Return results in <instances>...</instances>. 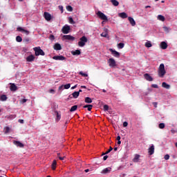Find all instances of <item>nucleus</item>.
<instances>
[{
	"label": "nucleus",
	"mask_w": 177,
	"mask_h": 177,
	"mask_svg": "<svg viewBox=\"0 0 177 177\" xmlns=\"http://www.w3.org/2000/svg\"><path fill=\"white\" fill-rule=\"evenodd\" d=\"M158 77L160 78H164V75L167 74V71H165V66L164 64H160L158 70Z\"/></svg>",
	"instance_id": "f257e3e1"
},
{
	"label": "nucleus",
	"mask_w": 177,
	"mask_h": 177,
	"mask_svg": "<svg viewBox=\"0 0 177 177\" xmlns=\"http://www.w3.org/2000/svg\"><path fill=\"white\" fill-rule=\"evenodd\" d=\"M33 50L35 56H45V52L39 46L33 48Z\"/></svg>",
	"instance_id": "f03ea898"
},
{
	"label": "nucleus",
	"mask_w": 177,
	"mask_h": 177,
	"mask_svg": "<svg viewBox=\"0 0 177 177\" xmlns=\"http://www.w3.org/2000/svg\"><path fill=\"white\" fill-rule=\"evenodd\" d=\"M88 42V38L86 37L83 36L80 39V41H78V45L80 46V48H84V46L86 44V43Z\"/></svg>",
	"instance_id": "7ed1b4c3"
},
{
	"label": "nucleus",
	"mask_w": 177,
	"mask_h": 177,
	"mask_svg": "<svg viewBox=\"0 0 177 177\" xmlns=\"http://www.w3.org/2000/svg\"><path fill=\"white\" fill-rule=\"evenodd\" d=\"M108 63H109V67H111L112 68H114V67L117 66V62H115V59H114V58L109 59Z\"/></svg>",
	"instance_id": "20e7f679"
},
{
	"label": "nucleus",
	"mask_w": 177,
	"mask_h": 177,
	"mask_svg": "<svg viewBox=\"0 0 177 177\" xmlns=\"http://www.w3.org/2000/svg\"><path fill=\"white\" fill-rule=\"evenodd\" d=\"M97 15L98 16V17L100 19H101V20H104V21H107V20H108L107 16H106V15H104V13L102 12V11H98L97 12Z\"/></svg>",
	"instance_id": "39448f33"
},
{
	"label": "nucleus",
	"mask_w": 177,
	"mask_h": 177,
	"mask_svg": "<svg viewBox=\"0 0 177 177\" xmlns=\"http://www.w3.org/2000/svg\"><path fill=\"white\" fill-rule=\"evenodd\" d=\"M70 26L68 25H65L64 26H63L62 31L63 32V34H68V32H70Z\"/></svg>",
	"instance_id": "423d86ee"
},
{
	"label": "nucleus",
	"mask_w": 177,
	"mask_h": 177,
	"mask_svg": "<svg viewBox=\"0 0 177 177\" xmlns=\"http://www.w3.org/2000/svg\"><path fill=\"white\" fill-rule=\"evenodd\" d=\"M53 60H59L61 62H63V60H66L67 58H66L63 55H56L53 57Z\"/></svg>",
	"instance_id": "0eeeda50"
},
{
	"label": "nucleus",
	"mask_w": 177,
	"mask_h": 177,
	"mask_svg": "<svg viewBox=\"0 0 177 177\" xmlns=\"http://www.w3.org/2000/svg\"><path fill=\"white\" fill-rule=\"evenodd\" d=\"M35 60V56H34V55H30L26 57V62H28V63H32Z\"/></svg>",
	"instance_id": "6e6552de"
},
{
	"label": "nucleus",
	"mask_w": 177,
	"mask_h": 177,
	"mask_svg": "<svg viewBox=\"0 0 177 177\" xmlns=\"http://www.w3.org/2000/svg\"><path fill=\"white\" fill-rule=\"evenodd\" d=\"M44 17L47 21H50L52 19V15H50L49 12H45L44 13Z\"/></svg>",
	"instance_id": "1a4fd4ad"
},
{
	"label": "nucleus",
	"mask_w": 177,
	"mask_h": 177,
	"mask_svg": "<svg viewBox=\"0 0 177 177\" xmlns=\"http://www.w3.org/2000/svg\"><path fill=\"white\" fill-rule=\"evenodd\" d=\"M17 31H19V32H24L26 34V35H28L30 34V32L22 27H18L17 28Z\"/></svg>",
	"instance_id": "9d476101"
},
{
	"label": "nucleus",
	"mask_w": 177,
	"mask_h": 177,
	"mask_svg": "<svg viewBox=\"0 0 177 177\" xmlns=\"http://www.w3.org/2000/svg\"><path fill=\"white\" fill-rule=\"evenodd\" d=\"M109 50L113 56H114L115 57H120V53H118V51L113 50V48H111Z\"/></svg>",
	"instance_id": "9b49d317"
},
{
	"label": "nucleus",
	"mask_w": 177,
	"mask_h": 177,
	"mask_svg": "<svg viewBox=\"0 0 177 177\" xmlns=\"http://www.w3.org/2000/svg\"><path fill=\"white\" fill-rule=\"evenodd\" d=\"M78 96H80V92L77 91H75L72 93V95H69V97L71 99H77L78 97Z\"/></svg>",
	"instance_id": "f8f14e48"
},
{
	"label": "nucleus",
	"mask_w": 177,
	"mask_h": 177,
	"mask_svg": "<svg viewBox=\"0 0 177 177\" xmlns=\"http://www.w3.org/2000/svg\"><path fill=\"white\" fill-rule=\"evenodd\" d=\"M13 143H14V145H15V146H17V147H20V148L24 147V144L20 142V141H16V140H15V141L13 142Z\"/></svg>",
	"instance_id": "ddd939ff"
},
{
	"label": "nucleus",
	"mask_w": 177,
	"mask_h": 177,
	"mask_svg": "<svg viewBox=\"0 0 177 177\" xmlns=\"http://www.w3.org/2000/svg\"><path fill=\"white\" fill-rule=\"evenodd\" d=\"M148 153L149 156H153V154H154V145H151V146L148 149Z\"/></svg>",
	"instance_id": "4468645a"
},
{
	"label": "nucleus",
	"mask_w": 177,
	"mask_h": 177,
	"mask_svg": "<svg viewBox=\"0 0 177 177\" xmlns=\"http://www.w3.org/2000/svg\"><path fill=\"white\" fill-rule=\"evenodd\" d=\"M53 49H55V50H62V45L59 43H55L53 46Z\"/></svg>",
	"instance_id": "2eb2a0df"
},
{
	"label": "nucleus",
	"mask_w": 177,
	"mask_h": 177,
	"mask_svg": "<svg viewBox=\"0 0 177 177\" xmlns=\"http://www.w3.org/2000/svg\"><path fill=\"white\" fill-rule=\"evenodd\" d=\"M111 172V167H106L104 169H102V171H101V174H110Z\"/></svg>",
	"instance_id": "dca6fc26"
},
{
	"label": "nucleus",
	"mask_w": 177,
	"mask_h": 177,
	"mask_svg": "<svg viewBox=\"0 0 177 177\" xmlns=\"http://www.w3.org/2000/svg\"><path fill=\"white\" fill-rule=\"evenodd\" d=\"M128 20L133 27H135V26H136V21H135V19H133L131 17H129Z\"/></svg>",
	"instance_id": "f3484780"
},
{
	"label": "nucleus",
	"mask_w": 177,
	"mask_h": 177,
	"mask_svg": "<svg viewBox=\"0 0 177 177\" xmlns=\"http://www.w3.org/2000/svg\"><path fill=\"white\" fill-rule=\"evenodd\" d=\"M64 38L68 41H74L75 39V37L71 35H64Z\"/></svg>",
	"instance_id": "a211bd4d"
},
{
	"label": "nucleus",
	"mask_w": 177,
	"mask_h": 177,
	"mask_svg": "<svg viewBox=\"0 0 177 177\" xmlns=\"http://www.w3.org/2000/svg\"><path fill=\"white\" fill-rule=\"evenodd\" d=\"M10 89L12 92H16V91H17V86H16V84H10Z\"/></svg>",
	"instance_id": "6ab92c4d"
},
{
	"label": "nucleus",
	"mask_w": 177,
	"mask_h": 177,
	"mask_svg": "<svg viewBox=\"0 0 177 177\" xmlns=\"http://www.w3.org/2000/svg\"><path fill=\"white\" fill-rule=\"evenodd\" d=\"M144 77H145V80H147V81H149V82L153 81V77H151V76H150V75H149V73H145L144 75Z\"/></svg>",
	"instance_id": "aec40b11"
},
{
	"label": "nucleus",
	"mask_w": 177,
	"mask_h": 177,
	"mask_svg": "<svg viewBox=\"0 0 177 177\" xmlns=\"http://www.w3.org/2000/svg\"><path fill=\"white\" fill-rule=\"evenodd\" d=\"M161 49H167L168 48V44L165 41H162L160 43Z\"/></svg>",
	"instance_id": "412c9836"
},
{
	"label": "nucleus",
	"mask_w": 177,
	"mask_h": 177,
	"mask_svg": "<svg viewBox=\"0 0 177 177\" xmlns=\"http://www.w3.org/2000/svg\"><path fill=\"white\" fill-rule=\"evenodd\" d=\"M119 17H121V19H127L128 15L126 12H120L119 13Z\"/></svg>",
	"instance_id": "4be33fe9"
},
{
	"label": "nucleus",
	"mask_w": 177,
	"mask_h": 177,
	"mask_svg": "<svg viewBox=\"0 0 177 177\" xmlns=\"http://www.w3.org/2000/svg\"><path fill=\"white\" fill-rule=\"evenodd\" d=\"M139 158H140V155L136 154L133 159V162H139Z\"/></svg>",
	"instance_id": "5701e85b"
},
{
	"label": "nucleus",
	"mask_w": 177,
	"mask_h": 177,
	"mask_svg": "<svg viewBox=\"0 0 177 177\" xmlns=\"http://www.w3.org/2000/svg\"><path fill=\"white\" fill-rule=\"evenodd\" d=\"M162 88H165V89H169V88H171V86L168 84H167V82H164L162 83Z\"/></svg>",
	"instance_id": "b1692460"
},
{
	"label": "nucleus",
	"mask_w": 177,
	"mask_h": 177,
	"mask_svg": "<svg viewBox=\"0 0 177 177\" xmlns=\"http://www.w3.org/2000/svg\"><path fill=\"white\" fill-rule=\"evenodd\" d=\"M72 55H73V56H78L80 55H81V50H75V51H72L71 52Z\"/></svg>",
	"instance_id": "393cba45"
},
{
	"label": "nucleus",
	"mask_w": 177,
	"mask_h": 177,
	"mask_svg": "<svg viewBox=\"0 0 177 177\" xmlns=\"http://www.w3.org/2000/svg\"><path fill=\"white\" fill-rule=\"evenodd\" d=\"M158 20H159L160 21H165V17H164L162 15H159L157 17Z\"/></svg>",
	"instance_id": "a878e982"
},
{
	"label": "nucleus",
	"mask_w": 177,
	"mask_h": 177,
	"mask_svg": "<svg viewBox=\"0 0 177 177\" xmlns=\"http://www.w3.org/2000/svg\"><path fill=\"white\" fill-rule=\"evenodd\" d=\"M0 100L1 102H6V100H8V97L6 95H1L0 96Z\"/></svg>",
	"instance_id": "bb28decb"
},
{
	"label": "nucleus",
	"mask_w": 177,
	"mask_h": 177,
	"mask_svg": "<svg viewBox=\"0 0 177 177\" xmlns=\"http://www.w3.org/2000/svg\"><path fill=\"white\" fill-rule=\"evenodd\" d=\"M55 114L57 115L56 121L58 122V121H60V118H62V115L57 111H55Z\"/></svg>",
	"instance_id": "cd10ccee"
},
{
	"label": "nucleus",
	"mask_w": 177,
	"mask_h": 177,
	"mask_svg": "<svg viewBox=\"0 0 177 177\" xmlns=\"http://www.w3.org/2000/svg\"><path fill=\"white\" fill-rule=\"evenodd\" d=\"M111 2L113 6H118V5H120V3L117 0H111Z\"/></svg>",
	"instance_id": "c85d7f7f"
},
{
	"label": "nucleus",
	"mask_w": 177,
	"mask_h": 177,
	"mask_svg": "<svg viewBox=\"0 0 177 177\" xmlns=\"http://www.w3.org/2000/svg\"><path fill=\"white\" fill-rule=\"evenodd\" d=\"M15 117H16V115H8L6 116V118H8V120H15Z\"/></svg>",
	"instance_id": "c756f323"
},
{
	"label": "nucleus",
	"mask_w": 177,
	"mask_h": 177,
	"mask_svg": "<svg viewBox=\"0 0 177 177\" xmlns=\"http://www.w3.org/2000/svg\"><path fill=\"white\" fill-rule=\"evenodd\" d=\"M85 103H92V98L86 97L84 100Z\"/></svg>",
	"instance_id": "7c9ffc66"
},
{
	"label": "nucleus",
	"mask_w": 177,
	"mask_h": 177,
	"mask_svg": "<svg viewBox=\"0 0 177 177\" xmlns=\"http://www.w3.org/2000/svg\"><path fill=\"white\" fill-rule=\"evenodd\" d=\"M77 109H78V106L77 105H74L73 106L71 109H70V111L71 113H73V111H75L77 110Z\"/></svg>",
	"instance_id": "2f4dec72"
},
{
	"label": "nucleus",
	"mask_w": 177,
	"mask_h": 177,
	"mask_svg": "<svg viewBox=\"0 0 177 177\" xmlns=\"http://www.w3.org/2000/svg\"><path fill=\"white\" fill-rule=\"evenodd\" d=\"M163 30L165 31V32H169L171 31V28L163 26Z\"/></svg>",
	"instance_id": "473e14b6"
},
{
	"label": "nucleus",
	"mask_w": 177,
	"mask_h": 177,
	"mask_svg": "<svg viewBox=\"0 0 177 177\" xmlns=\"http://www.w3.org/2000/svg\"><path fill=\"white\" fill-rule=\"evenodd\" d=\"M124 46H125V44L124 43H119L118 44V48L119 49H122L124 48Z\"/></svg>",
	"instance_id": "72a5a7b5"
},
{
	"label": "nucleus",
	"mask_w": 177,
	"mask_h": 177,
	"mask_svg": "<svg viewBox=\"0 0 177 177\" xmlns=\"http://www.w3.org/2000/svg\"><path fill=\"white\" fill-rule=\"evenodd\" d=\"M145 46L146 48H151V46H153V45L151 44V42L148 41L145 43Z\"/></svg>",
	"instance_id": "f704fd0d"
},
{
	"label": "nucleus",
	"mask_w": 177,
	"mask_h": 177,
	"mask_svg": "<svg viewBox=\"0 0 177 177\" xmlns=\"http://www.w3.org/2000/svg\"><path fill=\"white\" fill-rule=\"evenodd\" d=\"M56 160H53V164H52V169H53L54 171L56 169Z\"/></svg>",
	"instance_id": "c9c22d12"
},
{
	"label": "nucleus",
	"mask_w": 177,
	"mask_h": 177,
	"mask_svg": "<svg viewBox=\"0 0 177 177\" xmlns=\"http://www.w3.org/2000/svg\"><path fill=\"white\" fill-rule=\"evenodd\" d=\"M10 131V128L9 127H6L4 128V133H9Z\"/></svg>",
	"instance_id": "e433bc0d"
},
{
	"label": "nucleus",
	"mask_w": 177,
	"mask_h": 177,
	"mask_svg": "<svg viewBox=\"0 0 177 177\" xmlns=\"http://www.w3.org/2000/svg\"><path fill=\"white\" fill-rule=\"evenodd\" d=\"M16 41L17 42H21V41H23V39L20 36H17Z\"/></svg>",
	"instance_id": "4c0bfd02"
},
{
	"label": "nucleus",
	"mask_w": 177,
	"mask_h": 177,
	"mask_svg": "<svg viewBox=\"0 0 177 177\" xmlns=\"http://www.w3.org/2000/svg\"><path fill=\"white\" fill-rule=\"evenodd\" d=\"M71 86V84H67L64 85V89H70Z\"/></svg>",
	"instance_id": "58836bf2"
},
{
	"label": "nucleus",
	"mask_w": 177,
	"mask_h": 177,
	"mask_svg": "<svg viewBox=\"0 0 177 177\" xmlns=\"http://www.w3.org/2000/svg\"><path fill=\"white\" fill-rule=\"evenodd\" d=\"M159 128H160V129H164V128H165V124L160 123L159 124Z\"/></svg>",
	"instance_id": "ea45409f"
},
{
	"label": "nucleus",
	"mask_w": 177,
	"mask_h": 177,
	"mask_svg": "<svg viewBox=\"0 0 177 177\" xmlns=\"http://www.w3.org/2000/svg\"><path fill=\"white\" fill-rule=\"evenodd\" d=\"M66 10L68 12H73V7L71 6H66Z\"/></svg>",
	"instance_id": "a19ab883"
},
{
	"label": "nucleus",
	"mask_w": 177,
	"mask_h": 177,
	"mask_svg": "<svg viewBox=\"0 0 177 177\" xmlns=\"http://www.w3.org/2000/svg\"><path fill=\"white\" fill-rule=\"evenodd\" d=\"M80 75H82V77H88V74L87 73H84V72L80 71L79 72Z\"/></svg>",
	"instance_id": "79ce46f5"
},
{
	"label": "nucleus",
	"mask_w": 177,
	"mask_h": 177,
	"mask_svg": "<svg viewBox=\"0 0 177 177\" xmlns=\"http://www.w3.org/2000/svg\"><path fill=\"white\" fill-rule=\"evenodd\" d=\"M113 151V147H110L108 151H106V152L105 153H103L102 156H104V154H109V153H110V151Z\"/></svg>",
	"instance_id": "37998d69"
},
{
	"label": "nucleus",
	"mask_w": 177,
	"mask_h": 177,
	"mask_svg": "<svg viewBox=\"0 0 177 177\" xmlns=\"http://www.w3.org/2000/svg\"><path fill=\"white\" fill-rule=\"evenodd\" d=\"M107 35H109L107 32L101 33V37H104V38H107Z\"/></svg>",
	"instance_id": "c03bdc74"
},
{
	"label": "nucleus",
	"mask_w": 177,
	"mask_h": 177,
	"mask_svg": "<svg viewBox=\"0 0 177 177\" xmlns=\"http://www.w3.org/2000/svg\"><path fill=\"white\" fill-rule=\"evenodd\" d=\"M49 39H50V41H55V35H50L49 36Z\"/></svg>",
	"instance_id": "a18cd8bd"
},
{
	"label": "nucleus",
	"mask_w": 177,
	"mask_h": 177,
	"mask_svg": "<svg viewBox=\"0 0 177 177\" xmlns=\"http://www.w3.org/2000/svg\"><path fill=\"white\" fill-rule=\"evenodd\" d=\"M69 23L71 24H74L75 22H74V19H73V17H69Z\"/></svg>",
	"instance_id": "49530a36"
},
{
	"label": "nucleus",
	"mask_w": 177,
	"mask_h": 177,
	"mask_svg": "<svg viewBox=\"0 0 177 177\" xmlns=\"http://www.w3.org/2000/svg\"><path fill=\"white\" fill-rule=\"evenodd\" d=\"M93 107V105L89 104L88 106V111H91V110H92V108Z\"/></svg>",
	"instance_id": "de8ad7c7"
},
{
	"label": "nucleus",
	"mask_w": 177,
	"mask_h": 177,
	"mask_svg": "<svg viewBox=\"0 0 177 177\" xmlns=\"http://www.w3.org/2000/svg\"><path fill=\"white\" fill-rule=\"evenodd\" d=\"M104 110H105V111H107L109 110V105H104Z\"/></svg>",
	"instance_id": "09e8293b"
},
{
	"label": "nucleus",
	"mask_w": 177,
	"mask_h": 177,
	"mask_svg": "<svg viewBox=\"0 0 177 177\" xmlns=\"http://www.w3.org/2000/svg\"><path fill=\"white\" fill-rule=\"evenodd\" d=\"M58 8L61 10L62 13H63V6H59Z\"/></svg>",
	"instance_id": "8fccbe9b"
},
{
	"label": "nucleus",
	"mask_w": 177,
	"mask_h": 177,
	"mask_svg": "<svg viewBox=\"0 0 177 177\" xmlns=\"http://www.w3.org/2000/svg\"><path fill=\"white\" fill-rule=\"evenodd\" d=\"M165 160H169V156L168 154H166L164 157Z\"/></svg>",
	"instance_id": "3c124183"
},
{
	"label": "nucleus",
	"mask_w": 177,
	"mask_h": 177,
	"mask_svg": "<svg viewBox=\"0 0 177 177\" xmlns=\"http://www.w3.org/2000/svg\"><path fill=\"white\" fill-rule=\"evenodd\" d=\"M64 158H66V156H59V160H61L62 161H63Z\"/></svg>",
	"instance_id": "603ef678"
},
{
	"label": "nucleus",
	"mask_w": 177,
	"mask_h": 177,
	"mask_svg": "<svg viewBox=\"0 0 177 177\" xmlns=\"http://www.w3.org/2000/svg\"><path fill=\"white\" fill-rule=\"evenodd\" d=\"M151 87H152V88H158V85H157V84H152V85H151Z\"/></svg>",
	"instance_id": "864d4df0"
},
{
	"label": "nucleus",
	"mask_w": 177,
	"mask_h": 177,
	"mask_svg": "<svg viewBox=\"0 0 177 177\" xmlns=\"http://www.w3.org/2000/svg\"><path fill=\"white\" fill-rule=\"evenodd\" d=\"M123 127H128V122H124Z\"/></svg>",
	"instance_id": "5fc2aeb1"
},
{
	"label": "nucleus",
	"mask_w": 177,
	"mask_h": 177,
	"mask_svg": "<svg viewBox=\"0 0 177 177\" xmlns=\"http://www.w3.org/2000/svg\"><path fill=\"white\" fill-rule=\"evenodd\" d=\"M27 102V99H22L21 100V103H26Z\"/></svg>",
	"instance_id": "6e6d98bb"
},
{
	"label": "nucleus",
	"mask_w": 177,
	"mask_h": 177,
	"mask_svg": "<svg viewBox=\"0 0 177 177\" xmlns=\"http://www.w3.org/2000/svg\"><path fill=\"white\" fill-rule=\"evenodd\" d=\"M107 158H109V156H104L103 157L104 161H106V160H107Z\"/></svg>",
	"instance_id": "4d7b16f0"
},
{
	"label": "nucleus",
	"mask_w": 177,
	"mask_h": 177,
	"mask_svg": "<svg viewBox=\"0 0 177 177\" xmlns=\"http://www.w3.org/2000/svg\"><path fill=\"white\" fill-rule=\"evenodd\" d=\"M19 122H20V124H24V120H19Z\"/></svg>",
	"instance_id": "13d9d810"
},
{
	"label": "nucleus",
	"mask_w": 177,
	"mask_h": 177,
	"mask_svg": "<svg viewBox=\"0 0 177 177\" xmlns=\"http://www.w3.org/2000/svg\"><path fill=\"white\" fill-rule=\"evenodd\" d=\"M64 87V86L62 85L59 87V91H62V89H63V88Z\"/></svg>",
	"instance_id": "bf43d9fd"
},
{
	"label": "nucleus",
	"mask_w": 177,
	"mask_h": 177,
	"mask_svg": "<svg viewBox=\"0 0 177 177\" xmlns=\"http://www.w3.org/2000/svg\"><path fill=\"white\" fill-rule=\"evenodd\" d=\"M153 104L155 108H157V104H158L157 102H153Z\"/></svg>",
	"instance_id": "052dcab7"
},
{
	"label": "nucleus",
	"mask_w": 177,
	"mask_h": 177,
	"mask_svg": "<svg viewBox=\"0 0 177 177\" xmlns=\"http://www.w3.org/2000/svg\"><path fill=\"white\" fill-rule=\"evenodd\" d=\"M50 93H55V90L50 89Z\"/></svg>",
	"instance_id": "680f3d73"
},
{
	"label": "nucleus",
	"mask_w": 177,
	"mask_h": 177,
	"mask_svg": "<svg viewBox=\"0 0 177 177\" xmlns=\"http://www.w3.org/2000/svg\"><path fill=\"white\" fill-rule=\"evenodd\" d=\"M75 88H77V84L75 85V86H72V87L71 88V89H75Z\"/></svg>",
	"instance_id": "e2e57ef3"
},
{
	"label": "nucleus",
	"mask_w": 177,
	"mask_h": 177,
	"mask_svg": "<svg viewBox=\"0 0 177 177\" xmlns=\"http://www.w3.org/2000/svg\"><path fill=\"white\" fill-rule=\"evenodd\" d=\"M116 139H117V140H121V137L120 136H118Z\"/></svg>",
	"instance_id": "0e129e2a"
},
{
	"label": "nucleus",
	"mask_w": 177,
	"mask_h": 177,
	"mask_svg": "<svg viewBox=\"0 0 177 177\" xmlns=\"http://www.w3.org/2000/svg\"><path fill=\"white\" fill-rule=\"evenodd\" d=\"M89 106V105L86 104L84 106V109H88V107Z\"/></svg>",
	"instance_id": "69168bd1"
},
{
	"label": "nucleus",
	"mask_w": 177,
	"mask_h": 177,
	"mask_svg": "<svg viewBox=\"0 0 177 177\" xmlns=\"http://www.w3.org/2000/svg\"><path fill=\"white\" fill-rule=\"evenodd\" d=\"M84 172H86V173L89 172V169H85V170H84Z\"/></svg>",
	"instance_id": "338daca9"
},
{
	"label": "nucleus",
	"mask_w": 177,
	"mask_h": 177,
	"mask_svg": "<svg viewBox=\"0 0 177 177\" xmlns=\"http://www.w3.org/2000/svg\"><path fill=\"white\" fill-rule=\"evenodd\" d=\"M118 145H121V140H118Z\"/></svg>",
	"instance_id": "774afa93"
}]
</instances>
